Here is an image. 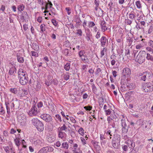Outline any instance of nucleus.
<instances>
[{
	"instance_id": "nucleus-21",
	"label": "nucleus",
	"mask_w": 153,
	"mask_h": 153,
	"mask_svg": "<svg viewBox=\"0 0 153 153\" xmlns=\"http://www.w3.org/2000/svg\"><path fill=\"white\" fill-rule=\"evenodd\" d=\"M120 142H117V141L114 140H112V145L113 147L115 149L118 148Z\"/></svg>"
},
{
	"instance_id": "nucleus-4",
	"label": "nucleus",
	"mask_w": 153,
	"mask_h": 153,
	"mask_svg": "<svg viewBox=\"0 0 153 153\" xmlns=\"http://www.w3.org/2000/svg\"><path fill=\"white\" fill-rule=\"evenodd\" d=\"M142 88L145 92L151 93L153 91V85L150 82L143 83L142 84Z\"/></svg>"
},
{
	"instance_id": "nucleus-48",
	"label": "nucleus",
	"mask_w": 153,
	"mask_h": 153,
	"mask_svg": "<svg viewBox=\"0 0 153 153\" xmlns=\"http://www.w3.org/2000/svg\"><path fill=\"white\" fill-rule=\"evenodd\" d=\"M36 90L38 91L41 88V85L39 82L37 83L36 85Z\"/></svg>"
},
{
	"instance_id": "nucleus-40",
	"label": "nucleus",
	"mask_w": 153,
	"mask_h": 153,
	"mask_svg": "<svg viewBox=\"0 0 153 153\" xmlns=\"http://www.w3.org/2000/svg\"><path fill=\"white\" fill-rule=\"evenodd\" d=\"M95 25V24L93 22H89L88 27L89 28L92 27Z\"/></svg>"
},
{
	"instance_id": "nucleus-56",
	"label": "nucleus",
	"mask_w": 153,
	"mask_h": 153,
	"mask_svg": "<svg viewBox=\"0 0 153 153\" xmlns=\"http://www.w3.org/2000/svg\"><path fill=\"white\" fill-rule=\"evenodd\" d=\"M111 117H112V119L113 120H116V119L117 118V117L116 116L115 114H111Z\"/></svg>"
},
{
	"instance_id": "nucleus-39",
	"label": "nucleus",
	"mask_w": 153,
	"mask_h": 153,
	"mask_svg": "<svg viewBox=\"0 0 153 153\" xmlns=\"http://www.w3.org/2000/svg\"><path fill=\"white\" fill-rule=\"evenodd\" d=\"M5 104L6 105V109L7 110V113L8 114H9L10 113V105L9 103H5Z\"/></svg>"
},
{
	"instance_id": "nucleus-10",
	"label": "nucleus",
	"mask_w": 153,
	"mask_h": 153,
	"mask_svg": "<svg viewBox=\"0 0 153 153\" xmlns=\"http://www.w3.org/2000/svg\"><path fill=\"white\" fill-rule=\"evenodd\" d=\"M131 74V70L129 68H125L123 70L122 75L125 77H128Z\"/></svg>"
},
{
	"instance_id": "nucleus-6",
	"label": "nucleus",
	"mask_w": 153,
	"mask_h": 153,
	"mask_svg": "<svg viewBox=\"0 0 153 153\" xmlns=\"http://www.w3.org/2000/svg\"><path fill=\"white\" fill-rule=\"evenodd\" d=\"M151 74L149 72L146 71L142 73H140L139 76H140V80L145 81L146 79L150 77Z\"/></svg>"
},
{
	"instance_id": "nucleus-52",
	"label": "nucleus",
	"mask_w": 153,
	"mask_h": 153,
	"mask_svg": "<svg viewBox=\"0 0 153 153\" xmlns=\"http://www.w3.org/2000/svg\"><path fill=\"white\" fill-rule=\"evenodd\" d=\"M113 119H112V117L109 116L107 118V121L108 122V123L110 124L113 121Z\"/></svg>"
},
{
	"instance_id": "nucleus-11",
	"label": "nucleus",
	"mask_w": 153,
	"mask_h": 153,
	"mask_svg": "<svg viewBox=\"0 0 153 153\" xmlns=\"http://www.w3.org/2000/svg\"><path fill=\"white\" fill-rule=\"evenodd\" d=\"M41 118L47 122H49L52 121V117L49 114H44L41 115Z\"/></svg>"
},
{
	"instance_id": "nucleus-53",
	"label": "nucleus",
	"mask_w": 153,
	"mask_h": 153,
	"mask_svg": "<svg viewBox=\"0 0 153 153\" xmlns=\"http://www.w3.org/2000/svg\"><path fill=\"white\" fill-rule=\"evenodd\" d=\"M84 108L86 110H88L90 111L91 110L92 108V107L90 106H85L84 107Z\"/></svg>"
},
{
	"instance_id": "nucleus-26",
	"label": "nucleus",
	"mask_w": 153,
	"mask_h": 153,
	"mask_svg": "<svg viewBox=\"0 0 153 153\" xmlns=\"http://www.w3.org/2000/svg\"><path fill=\"white\" fill-rule=\"evenodd\" d=\"M128 17L130 20H132V21L134 20H135L136 21V20L135 19V15L133 13L131 12L128 14Z\"/></svg>"
},
{
	"instance_id": "nucleus-17",
	"label": "nucleus",
	"mask_w": 153,
	"mask_h": 153,
	"mask_svg": "<svg viewBox=\"0 0 153 153\" xmlns=\"http://www.w3.org/2000/svg\"><path fill=\"white\" fill-rule=\"evenodd\" d=\"M17 8L18 12L21 13L24 10L25 6L23 4H21L18 6Z\"/></svg>"
},
{
	"instance_id": "nucleus-37",
	"label": "nucleus",
	"mask_w": 153,
	"mask_h": 153,
	"mask_svg": "<svg viewBox=\"0 0 153 153\" xmlns=\"http://www.w3.org/2000/svg\"><path fill=\"white\" fill-rule=\"evenodd\" d=\"M40 29L41 30L42 32H44L46 30V27L45 25L44 24H41L40 25Z\"/></svg>"
},
{
	"instance_id": "nucleus-15",
	"label": "nucleus",
	"mask_w": 153,
	"mask_h": 153,
	"mask_svg": "<svg viewBox=\"0 0 153 153\" xmlns=\"http://www.w3.org/2000/svg\"><path fill=\"white\" fill-rule=\"evenodd\" d=\"M100 24L101 25L102 30L103 32L105 31L107 29V24L106 22L105 21H102Z\"/></svg>"
},
{
	"instance_id": "nucleus-44",
	"label": "nucleus",
	"mask_w": 153,
	"mask_h": 153,
	"mask_svg": "<svg viewBox=\"0 0 153 153\" xmlns=\"http://www.w3.org/2000/svg\"><path fill=\"white\" fill-rule=\"evenodd\" d=\"M31 54L32 56H33L37 57L38 56V53L36 52L31 51Z\"/></svg>"
},
{
	"instance_id": "nucleus-13",
	"label": "nucleus",
	"mask_w": 153,
	"mask_h": 153,
	"mask_svg": "<svg viewBox=\"0 0 153 153\" xmlns=\"http://www.w3.org/2000/svg\"><path fill=\"white\" fill-rule=\"evenodd\" d=\"M125 143L128 145V146L131 149L133 150V149L135 147V143L130 140H128Z\"/></svg>"
},
{
	"instance_id": "nucleus-29",
	"label": "nucleus",
	"mask_w": 153,
	"mask_h": 153,
	"mask_svg": "<svg viewBox=\"0 0 153 153\" xmlns=\"http://www.w3.org/2000/svg\"><path fill=\"white\" fill-rule=\"evenodd\" d=\"M51 2L50 1H48V3L46 4L45 7V11L44 12V13H48L49 12V10H48V9H49V7H48V5H49V2Z\"/></svg>"
},
{
	"instance_id": "nucleus-43",
	"label": "nucleus",
	"mask_w": 153,
	"mask_h": 153,
	"mask_svg": "<svg viewBox=\"0 0 153 153\" xmlns=\"http://www.w3.org/2000/svg\"><path fill=\"white\" fill-rule=\"evenodd\" d=\"M63 53L65 56H70L69 54V52L68 51V50L67 49H66L64 50L63 51Z\"/></svg>"
},
{
	"instance_id": "nucleus-34",
	"label": "nucleus",
	"mask_w": 153,
	"mask_h": 153,
	"mask_svg": "<svg viewBox=\"0 0 153 153\" xmlns=\"http://www.w3.org/2000/svg\"><path fill=\"white\" fill-rule=\"evenodd\" d=\"M64 68L66 71H69L70 68V64L69 63H67L65 65Z\"/></svg>"
},
{
	"instance_id": "nucleus-42",
	"label": "nucleus",
	"mask_w": 153,
	"mask_h": 153,
	"mask_svg": "<svg viewBox=\"0 0 153 153\" xmlns=\"http://www.w3.org/2000/svg\"><path fill=\"white\" fill-rule=\"evenodd\" d=\"M78 132L79 134H80L81 135L83 136L84 135V130L83 128L81 127L79 130L78 131Z\"/></svg>"
},
{
	"instance_id": "nucleus-35",
	"label": "nucleus",
	"mask_w": 153,
	"mask_h": 153,
	"mask_svg": "<svg viewBox=\"0 0 153 153\" xmlns=\"http://www.w3.org/2000/svg\"><path fill=\"white\" fill-rule=\"evenodd\" d=\"M59 134H58V136L59 137L62 139L65 136V132H62V131H61L59 130Z\"/></svg>"
},
{
	"instance_id": "nucleus-23",
	"label": "nucleus",
	"mask_w": 153,
	"mask_h": 153,
	"mask_svg": "<svg viewBox=\"0 0 153 153\" xmlns=\"http://www.w3.org/2000/svg\"><path fill=\"white\" fill-rule=\"evenodd\" d=\"M127 87L129 90H131L134 89L135 88L134 85L133 83H127Z\"/></svg>"
},
{
	"instance_id": "nucleus-22",
	"label": "nucleus",
	"mask_w": 153,
	"mask_h": 153,
	"mask_svg": "<svg viewBox=\"0 0 153 153\" xmlns=\"http://www.w3.org/2000/svg\"><path fill=\"white\" fill-rule=\"evenodd\" d=\"M80 58L82 61L85 63H88L89 62V59L86 55H84V56H82Z\"/></svg>"
},
{
	"instance_id": "nucleus-18",
	"label": "nucleus",
	"mask_w": 153,
	"mask_h": 153,
	"mask_svg": "<svg viewBox=\"0 0 153 153\" xmlns=\"http://www.w3.org/2000/svg\"><path fill=\"white\" fill-rule=\"evenodd\" d=\"M16 69L15 67H12L10 68L9 71V74L10 75H13L14 74V73H16Z\"/></svg>"
},
{
	"instance_id": "nucleus-28",
	"label": "nucleus",
	"mask_w": 153,
	"mask_h": 153,
	"mask_svg": "<svg viewBox=\"0 0 153 153\" xmlns=\"http://www.w3.org/2000/svg\"><path fill=\"white\" fill-rule=\"evenodd\" d=\"M74 20L77 24L79 25H80L81 21L79 17L76 16L75 17Z\"/></svg>"
},
{
	"instance_id": "nucleus-3",
	"label": "nucleus",
	"mask_w": 153,
	"mask_h": 153,
	"mask_svg": "<svg viewBox=\"0 0 153 153\" xmlns=\"http://www.w3.org/2000/svg\"><path fill=\"white\" fill-rule=\"evenodd\" d=\"M116 121L113 120V121L109 124L111 125L112 128H110L108 129L107 131L105 132V134L107 135V138L110 139L111 138V136L114 133L115 129L114 128L115 127V123Z\"/></svg>"
},
{
	"instance_id": "nucleus-31",
	"label": "nucleus",
	"mask_w": 153,
	"mask_h": 153,
	"mask_svg": "<svg viewBox=\"0 0 153 153\" xmlns=\"http://www.w3.org/2000/svg\"><path fill=\"white\" fill-rule=\"evenodd\" d=\"M17 59L18 62L20 63H23L24 62V59L22 57L19 56L17 54Z\"/></svg>"
},
{
	"instance_id": "nucleus-16",
	"label": "nucleus",
	"mask_w": 153,
	"mask_h": 153,
	"mask_svg": "<svg viewBox=\"0 0 153 153\" xmlns=\"http://www.w3.org/2000/svg\"><path fill=\"white\" fill-rule=\"evenodd\" d=\"M107 39L105 36H102L100 39L101 45L102 47H104L106 43Z\"/></svg>"
},
{
	"instance_id": "nucleus-33",
	"label": "nucleus",
	"mask_w": 153,
	"mask_h": 153,
	"mask_svg": "<svg viewBox=\"0 0 153 153\" xmlns=\"http://www.w3.org/2000/svg\"><path fill=\"white\" fill-rule=\"evenodd\" d=\"M19 140L20 138L18 137L14 140V141L15 144L17 146H19L20 145V140Z\"/></svg>"
},
{
	"instance_id": "nucleus-54",
	"label": "nucleus",
	"mask_w": 153,
	"mask_h": 153,
	"mask_svg": "<svg viewBox=\"0 0 153 153\" xmlns=\"http://www.w3.org/2000/svg\"><path fill=\"white\" fill-rule=\"evenodd\" d=\"M105 112L106 113V114L107 115H110L111 112V109H108V110H105Z\"/></svg>"
},
{
	"instance_id": "nucleus-8",
	"label": "nucleus",
	"mask_w": 153,
	"mask_h": 153,
	"mask_svg": "<svg viewBox=\"0 0 153 153\" xmlns=\"http://www.w3.org/2000/svg\"><path fill=\"white\" fill-rule=\"evenodd\" d=\"M38 112L37 107L34 105L32 107L28 113L30 116H36L38 114Z\"/></svg>"
},
{
	"instance_id": "nucleus-32",
	"label": "nucleus",
	"mask_w": 153,
	"mask_h": 153,
	"mask_svg": "<svg viewBox=\"0 0 153 153\" xmlns=\"http://www.w3.org/2000/svg\"><path fill=\"white\" fill-rule=\"evenodd\" d=\"M19 89L17 88H11L10 90V91L11 93L14 94H16L17 93V91Z\"/></svg>"
},
{
	"instance_id": "nucleus-12",
	"label": "nucleus",
	"mask_w": 153,
	"mask_h": 153,
	"mask_svg": "<svg viewBox=\"0 0 153 153\" xmlns=\"http://www.w3.org/2000/svg\"><path fill=\"white\" fill-rule=\"evenodd\" d=\"M20 19L23 22H26L28 18V15L26 11H23L21 13Z\"/></svg>"
},
{
	"instance_id": "nucleus-59",
	"label": "nucleus",
	"mask_w": 153,
	"mask_h": 153,
	"mask_svg": "<svg viewBox=\"0 0 153 153\" xmlns=\"http://www.w3.org/2000/svg\"><path fill=\"white\" fill-rule=\"evenodd\" d=\"M133 115L134 117H140V113H138L137 112L135 114H133Z\"/></svg>"
},
{
	"instance_id": "nucleus-27",
	"label": "nucleus",
	"mask_w": 153,
	"mask_h": 153,
	"mask_svg": "<svg viewBox=\"0 0 153 153\" xmlns=\"http://www.w3.org/2000/svg\"><path fill=\"white\" fill-rule=\"evenodd\" d=\"M153 53V52H151L150 53H147V56L146 58L148 60H150L151 61L153 60V56L152 54Z\"/></svg>"
},
{
	"instance_id": "nucleus-63",
	"label": "nucleus",
	"mask_w": 153,
	"mask_h": 153,
	"mask_svg": "<svg viewBox=\"0 0 153 153\" xmlns=\"http://www.w3.org/2000/svg\"><path fill=\"white\" fill-rule=\"evenodd\" d=\"M153 29V27L152 26H150L148 30V33H151L152 32Z\"/></svg>"
},
{
	"instance_id": "nucleus-2",
	"label": "nucleus",
	"mask_w": 153,
	"mask_h": 153,
	"mask_svg": "<svg viewBox=\"0 0 153 153\" xmlns=\"http://www.w3.org/2000/svg\"><path fill=\"white\" fill-rule=\"evenodd\" d=\"M31 123L34 126L36 127L38 130L42 131L44 130L43 123L37 118H33L31 120Z\"/></svg>"
},
{
	"instance_id": "nucleus-1",
	"label": "nucleus",
	"mask_w": 153,
	"mask_h": 153,
	"mask_svg": "<svg viewBox=\"0 0 153 153\" xmlns=\"http://www.w3.org/2000/svg\"><path fill=\"white\" fill-rule=\"evenodd\" d=\"M18 78L20 83L23 85H26L28 82L27 75L25 70L22 68L18 71Z\"/></svg>"
},
{
	"instance_id": "nucleus-19",
	"label": "nucleus",
	"mask_w": 153,
	"mask_h": 153,
	"mask_svg": "<svg viewBox=\"0 0 153 153\" xmlns=\"http://www.w3.org/2000/svg\"><path fill=\"white\" fill-rule=\"evenodd\" d=\"M55 140V137L54 136L52 135L49 136L47 138V140L48 141L51 143L54 142Z\"/></svg>"
},
{
	"instance_id": "nucleus-64",
	"label": "nucleus",
	"mask_w": 153,
	"mask_h": 153,
	"mask_svg": "<svg viewBox=\"0 0 153 153\" xmlns=\"http://www.w3.org/2000/svg\"><path fill=\"white\" fill-rule=\"evenodd\" d=\"M0 9L2 11V12H4L5 9V6L4 5H2L1 6Z\"/></svg>"
},
{
	"instance_id": "nucleus-50",
	"label": "nucleus",
	"mask_w": 153,
	"mask_h": 153,
	"mask_svg": "<svg viewBox=\"0 0 153 153\" xmlns=\"http://www.w3.org/2000/svg\"><path fill=\"white\" fill-rule=\"evenodd\" d=\"M0 112L2 114L4 113V109L1 105H0Z\"/></svg>"
},
{
	"instance_id": "nucleus-14",
	"label": "nucleus",
	"mask_w": 153,
	"mask_h": 153,
	"mask_svg": "<svg viewBox=\"0 0 153 153\" xmlns=\"http://www.w3.org/2000/svg\"><path fill=\"white\" fill-rule=\"evenodd\" d=\"M49 9H50L49 14L50 15H55V9L52 7L53 4L51 2H49Z\"/></svg>"
},
{
	"instance_id": "nucleus-38",
	"label": "nucleus",
	"mask_w": 153,
	"mask_h": 153,
	"mask_svg": "<svg viewBox=\"0 0 153 153\" xmlns=\"http://www.w3.org/2000/svg\"><path fill=\"white\" fill-rule=\"evenodd\" d=\"M4 151L7 153H9L10 150H12V148H10L8 146H6L4 148Z\"/></svg>"
},
{
	"instance_id": "nucleus-25",
	"label": "nucleus",
	"mask_w": 153,
	"mask_h": 153,
	"mask_svg": "<svg viewBox=\"0 0 153 153\" xmlns=\"http://www.w3.org/2000/svg\"><path fill=\"white\" fill-rule=\"evenodd\" d=\"M69 147V145L67 142H64L62 144L61 148L65 149H68Z\"/></svg>"
},
{
	"instance_id": "nucleus-60",
	"label": "nucleus",
	"mask_w": 153,
	"mask_h": 153,
	"mask_svg": "<svg viewBox=\"0 0 153 153\" xmlns=\"http://www.w3.org/2000/svg\"><path fill=\"white\" fill-rule=\"evenodd\" d=\"M101 71V69L100 68L97 69L95 72V74L97 75Z\"/></svg>"
},
{
	"instance_id": "nucleus-49",
	"label": "nucleus",
	"mask_w": 153,
	"mask_h": 153,
	"mask_svg": "<svg viewBox=\"0 0 153 153\" xmlns=\"http://www.w3.org/2000/svg\"><path fill=\"white\" fill-rule=\"evenodd\" d=\"M148 45L149 46L153 48V41L152 40H149L148 42Z\"/></svg>"
},
{
	"instance_id": "nucleus-20",
	"label": "nucleus",
	"mask_w": 153,
	"mask_h": 153,
	"mask_svg": "<svg viewBox=\"0 0 153 153\" xmlns=\"http://www.w3.org/2000/svg\"><path fill=\"white\" fill-rule=\"evenodd\" d=\"M113 135H114V138L112 139V140H114L117 142H120V136L118 134H114V133Z\"/></svg>"
},
{
	"instance_id": "nucleus-30",
	"label": "nucleus",
	"mask_w": 153,
	"mask_h": 153,
	"mask_svg": "<svg viewBox=\"0 0 153 153\" xmlns=\"http://www.w3.org/2000/svg\"><path fill=\"white\" fill-rule=\"evenodd\" d=\"M107 51V49L105 47L103 48V50L100 52V57L101 58H102L104 56L105 53H106Z\"/></svg>"
},
{
	"instance_id": "nucleus-24",
	"label": "nucleus",
	"mask_w": 153,
	"mask_h": 153,
	"mask_svg": "<svg viewBox=\"0 0 153 153\" xmlns=\"http://www.w3.org/2000/svg\"><path fill=\"white\" fill-rule=\"evenodd\" d=\"M32 48L35 51H37L39 49V45L36 43H33L32 44Z\"/></svg>"
},
{
	"instance_id": "nucleus-57",
	"label": "nucleus",
	"mask_w": 153,
	"mask_h": 153,
	"mask_svg": "<svg viewBox=\"0 0 153 153\" xmlns=\"http://www.w3.org/2000/svg\"><path fill=\"white\" fill-rule=\"evenodd\" d=\"M56 118L58 119V120L60 121L61 122L62 120L59 114H56L55 115Z\"/></svg>"
},
{
	"instance_id": "nucleus-58",
	"label": "nucleus",
	"mask_w": 153,
	"mask_h": 153,
	"mask_svg": "<svg viewBox=\"0 0 153 153\" xmlns=\"http://www.w3.org/2000/svg\"><path fill=\"white\" fill-rule=\"evenodd\" d=\"M101 143L102 146H105V144L106 143V140L105 138L104 139H102L101 140Z\"/></svg>"
},
{
	"instance_id": "nucleus-47",
	"label": "nucleus",
	"mask_w": 153,
	"mask_h": 153,
	"mask_svg": "<svg viewBox=\"0 0 153 153\" xmlns=\"http://www.w3.org/2000/svg\"><path fill=\"white\" fill-rule=\"evenodd\" d=\"M132 21L129 19L126 20V23L127 25H130L132 23Z\"/></svg>"
},
{
	"instance_id": "nucleus-61",
	"label": "nucleus",
	"mask_w": 153,
	"mask_h": 153,
	"mask_svg": "<svg viewBox=\"0 0 153 153\" xmlns=\"http://www.w3.org/2000/svg\"><path fill=\"white\" fill-rule=\"evenodd\" d=\"M23 28L24 30L26 31L28 29V25L27 24H25L23 26Z\"/></svg>"
},
{
	"instance_id": "nucleus-9",
	"label": "nucleus",
	"mask_w": 153,
	"mask_h": 153,
	"mask_svg": "<svg viewBox=\"0 0 153 153\" xmlns=\"http://www.w3.org/2000/svg\"><path fill=\"white\" fill-rule=\"evenodd\" d=\"M121 125L123 127L122 132L124 133H126L128 129V126L126 123V120L124 119L121 120Z\"/></svg>"
},
{
	"instance_id": "nucleus-51",
	"label": "nucleus",
	"mask_w": 153,
	"mask_h": 153,
	"mask_svg": "<svg viewBox=\"0 0 153 153\" xmlns=\"http://www.w3.org/2000/svg\"><path fill=\"white\" fill-rule=\"evenodd\" d=\"M81 142H82V144L85 145L86 143V141L85 140L83 137H81L80 138Z\"/></svg>"
},
{
	"instance_id": "nucleus-55",
	"label": "nucleus",
	"mask_w": 153,
	"mask_h": 153,
	"mask_svg": "<svg viewBox=\"0 0 153 153\" xmlns=\"http://www.w3.org/2000/svg\"><path fill=\"white\" fill-rule=\"evenodd\" d=\"M69 76L68 74H65L63 76V78L65 80H67L69 79Z\"/></svg>"
},
{
	"instance_id": "nucleus-7",
	"label": "nucleus",
	"mask_w": 153,
	"mask_h": 153,
	"mask_svg": "<svg viewBox=\"0 0 153 153\" xmlns=\"http://www.w3.org/2000/svg\"><path fill=\"white\" fill-rule=\"evenodd\" d=\"M53 148L50 146H47L41 149L38 152V153H45L51 152L53 151Z\"/></svg>"
},
{
	"instance_id": "nucleus-62",
	"label": "nucleus",
	"mask_w": 153,
	"mask_h": 153,
	"mask_svg": "<svg viewBox=\"0 0 153 153\" xmlns=\"http://www.w3.org/2000/svg\"><path fill=\"white\" fill-rule=\"evenodd\" d=\"M94 2L96 6L97 7L99 6L100 3L99 0H95Z\"/></svg>"
},
{
	"instance_id": "nucleus-41",
	"label": "nucleus",
	"mask_w": 153,
	"mask_h": 153,
	"mask_svg": "<svg viewBox=\"0 0 153 153\" xmlns=\"http://www.w3.org/2000/svg\"><path fill=\"white\" fill-rule=\"evenodd\" d=\"M135 4L137 7L138 9L141 8L142 7L141 3L139 1H137L136 2Z\"/></svg>"
},
{
	"instance_id": "nucleus-46",
	"label": "nucleus",
	"mask_w": 153,
	"mask_h": 153,
	"mask_svg": "<svg viewBox=\"0 0 153 153\" xmlns=\"http://www.w3.org/2000/svg\"><path fill=\"white\" fill-rule=\"evenodd\" d=\"M76 34L78 35L79 36H82V30L80 29H78L76 30Z\"/></svg>"
},
{
	"instance_id": "nucleus-5",
	"label": "nucleus",
	"mask_w": 153,
	"mask_h": 153,
	"mask_svg": "<svg viewBox=\"0 0 153 153\" xmlns=\"http://www.w3.org/2000/svg\"><path fill=\"white\" fill-rule=\"evenodd\" d=\"M146 54V53L145 51H140L137 56L136 61L140 64L142 63L145 60Z\"/></svg>"
},
{
	"instance_id": "nucleus-36",
	"label": "nucleus",
	"mask_w": 153,
	"mask_h": 153,
	"mask_svg": "<svg viewBox=\"0 0 153 153\" xmlns=\"http://www.w3.org/2000/svg\"><path fill=\"white\" fill-rule=\"evenodd\" d=\"M67 130V127L65 124H63L62 126L59 128V131H62L64 130L65 131H66Z\"/></svg>"
},
{
	"instance_id": "nucleus-45",
	"label": "nucleus",
	"mask_w": 153,
	"mask_h": 153,
	"mask_svg": "<svg viewBox=\"0 0 153 153\" xmlns=\"http://www.w3.org/2000/svg\"><path fill=\"white\" fill-rule=\"evenodd\" d=\"M78 53L79 56L81 57L85 55H84V54L85 53V52L84 51L82 50L80 51Z\"/></svg>"
}]
</instances>
